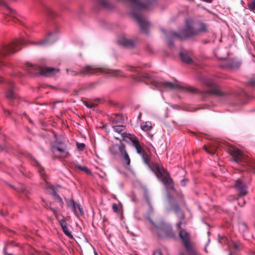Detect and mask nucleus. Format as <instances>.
<instances>
[{"instance_id":"obj_52","label":"nucleus","mask_w":255,"mask_h":255,"mask_svg":"<svg viewBox=\"0 0 255 255\" xmlns=\"http://www.w3.org/2000/svg\"><path fill=\"white\" fill-rule=\"evenodd\" d=\"M3 82V79H2V78L0 77V82Z\"/></svg>"},{"instance_id":"obj_23","label":"nucleus","mask_w":255,"mask_h":255,"mask_svg":"<svg viewBox=\"0 0 255 255\" xmlns=\"http://www.w3.org/2000/svg\"><path fill=\"white\" fill-rule=\"evenodd\" d=\"M121 157L124 159L123 165L127 169L130 170V159L128 152L126 153H125V154L121 156Z\"/></svg>"},{"instance_id":"obj_19","label":"nucleus","mask_w":255,"mask_h":255,"mask_svg":"<svg viewBox=\"0 0 255 255\" xmlns=\"http://www.w3.org/2000/svg\"><path fill=\"white\" fill-rule=\"evenodd\" d=\"M117 42L119 44L125 47L132 48L134 46V43L133 40L127 39L125 37H121L119 38Z\"/></svg>"},{"instance_id":"obj_48","label":"nucleus","mask_w":255,"mask_h":255,"mask_svg":"<svg viewBox=\"0 0 255 255\" xmlns=\"http://www.w3.org/2000/svg\"><path fill=\"white\" fill-rule=\"evenodd\" d=\"M60 225H61V226L62 229H63V227L64 226H67V223H66V222L65 221H61L60 222Z\"/></svg>"},{"instance_id":"obj_1","label":"nucleus","mask_w":255,"mask_h":255,"mask_svg":"<svg viewBox=\"0 0 255 255\" xmlns=\"http://www.w3.org/2000/svg\"><path fill=\"white\" fill-rule=\"evenodd\" d=\"M133 5L131 14L138 23L140 31L148 34L150 23L144 18L142 10L149 8L156 0H128Z\"/></svg>"},{"instance_id":"obj_21","label":"nucleus","mask_w":255,"mask_h":255,"mask_svg":"<svg viewBox=\"0 0 255 255\" xmlns=\"http://www.w3.org/2000/svg\"><path fill=\"white\" fill-rule=\"evenodd\" d=\"M220 145L218 142L215 141L211 144L209 148H207L206 146H204V149L209 154L213 155L217 151L218 149L219 148Z\"/></svg>"},{"instance_id":"obj_40","label":"nucleus","mask_w":255,"mask_h":255,"mask_svg":"<svg viewBox=\"0 0 255 255\" xmlns=\"http://www.w3.org/2000/svg\"><path fill=\"white\" fill-rule=\"evenodd\" d=\"M85 147V144L83 143H77V147L80 150H83Z\"/></svg>"},{"instance_id":"obj_13","label":"nucleus","mask_w":255,"mask_h":255,"mask_svg":"<svg viewBox=\"0 0 255 255\" xmlns=\"http://www.w3.org/2000/svg\"><path fill=\"white\" fill-rule=\"evenodd\" d=\"M179 217L180 220H179L176 226L177 229L179 230V237L180 239H189L188 232L182 227V225L186 224L185 222H183L185 218V215L184 214H182Z\"/></svg>"},{"instance_id":"obj_45","label":"nucleus","mask_w":255,"mask_h":255,"mask_svg":"<svg viewBox=\"0 0 255 255\" xmlns=\"http://www.w3.org/2000/svg\"><path fill=\"white\" fill-rule=\"evenodd\" d=\"M112 208H113V210L115 212H118V207L117 204H114L113 205Z\"/></svg>"},{"instance_id":"obj_41","label":"nucleus","mask_w":255,"mask_h":255,"mask_svg":"<svg viewBox=\"0 0 255 255\" xmlns=\"http://www.w3.org/2000/svg\"><path fill=\"white\" fill-rule=\"evenodd\" d=\"M121 135L123 137V139L122 140H125V141H127V138L129 139V137H130L131 136H129L128 135V133H126V132H124L123 133L121 134Z\"/></svg>"},{"instance_id":"obj_30","label":"nucleus","mask_w":255,"mask_h":255,"mask_svg":"<svg viewBox=\"0 0 255 255\" xmlns=\"http://www.w3.org/2000/svg\"><path fill=\"white\" fill-rule=\"evenodd\" d=\"M173 209L174 210V212H175L179 219L180 220L179 216H181V214H184V213L180 211L179 206L177 203L173 205Z\"/></svg>"},{"instance_id":"obj_36","label":"nucleus","mask_w":255,"mask_h":255,"mask_svg":"<svg viewBox=\"0 0 255 255\" xmlns=\"http://www.w3.org/2000/svg\"><path fill=\"white\" fill-rule=\"evenodd\" d=\"M62 230L63 232L68 237L70 238H73L71 233L69 231V229L67 226H64Z\"/></svg>"},{"instance_id":"obj_10","label":"nucleus","mask_w":255,"mask_h":255,"mask_svg":"<svg viewBox=\"0 0 255 255\" xmlns=\"http://www.w3.org/2000/svg\"><path fill=\"white\" fill-rule=\"evenodd\" d=\"M199 79L202 83L210 88V89L205 92L206 93L210 95H214L218 96H224L225 95L215 82L211 79L205 77L202 75L199 76Z\"/></svg>"},{"instance_id":"obj_46","label":"nucleus","mask_w":255,"mask_h":255,"mask_svg":"<svg viewBox=\"0 0 255 255\" xmlns=\"http://www.w3.org/2000/svg\"><path fill=\"white\" fill-rule=\"evenodd\" d=\"M153 255H162L161 251L157 250L153 253Z\"/></svg>"},{"instance_id":"obj_3","label":"nucleus","mask_w":255,"mask_h":255,"mask_svg":"<svg viewBox=\"0 0 255 255\" xmlns=\"http://www.w3.org/2000/svg\"><path fill=\"white\" fill-rule=\"evenodd\" d=\"M144 163L149 166L156 177L164 184L166 189L168 190H174V183L169 173L164 168H160L159 165L156 164L155 168H152L149 165V160L147 153L144 152L140 155Z\"/></svg>"},{"instance_id":"obj_16","label":"nucleus","mask_w":255,"mask_h":255,"mask_svg":"<svg viewBox=\"0 0 255 255\" xmlns=\"http://www.w3.org/2000/svg\"><path fill=\"white\" fill-rule=\"evenodd\" d=\"M186 252L189 255H201L197 250L196 246L190 242V240H182Z\"/></svg>"},{"instance_id":"obj_49","label":"nucleus","mask_w":255,"mask_h":255,"mask_svg":"<svg viewBox=\"0 0 255 255\" xmlns=\"http://www.w3.org/2000/svg\"><path fill=\"white\" fill-rule=\"evenodd\" d=\"M127 70L128 71H136V68L135 67H128L127 68Z\"/></svg>"},{"instance_id":"obj_54","label":"nucleus","mask_w":255,"mask_h":255,"mask_svg":"<svg viewBox=\"0 0 255 255\" xmlns=\"http://www.w3.org/2000/svg\"><path fill=\"white\" fill-rule=\"evenodd\" d=\"M94 255H99L96 251H94Z\"/></svg>"},{"instance_id":"obj_55","label":"nucleus","mask_w":255,"mask_h":255,"mask_svg":"<svg viewBox=\"0 0 255 255\" xmlns=\"http://www.w3.org/2000/svg\"><path fill=\"white\" fill-rule=\"evenodd\" d=\"M3 149V148L0 145V151L2 150Z\"/></svg>"},{"instance_id":"obj_29","label":"nucleus","mask_w":255,"mask_h":255,"mask_svg":"<svg viewBox=\"0 0 255 255\" xmlns=\"http://www.w3.org/2000/svg\"><path fill=\"white\" fill-rule=\"evenodd\" d=\"M74 166L76 168L79 169V170L83 171L86 173L88 174H91V171L86 166H82L80 165H79L78 163H74Z\"/></svg>"},{"instance_id":"obj_17","label":"nucleus","mask_w":255,"mask_h":255,"mask_svg":"<svg viewBox=\"0 0 255 255\" xmlns=\"http://www.w3.org/2000/svg\"><path fill=\"white\" fill-rule=\"evenodd\" d=\"M51 151L53 155L58 157H66L69 154L68 152L66 151V147H60L57 146H52L51 147Z\"/></svg>"},{"instance_id":"obj_7","label":"nucleus","mask_w":255,"mask_h":255,"mask_svg":"<svg viewBox=\"0 0 255 255\" xmlns=\"http://www.w3.org/2000/svg\"><path fill=\"white\" fill-rule=\"evenodd\" d=\"M234 160L238 163H243L248 166V170L255 173V160L251 159L238 149H233L230 151Z\"/></svg>"},{"instance_id":"obj_8","label":"nucleus","mask_w":255,"mask_h":255,"mask_svg":"<svg viewBox=\"0 0 255 255\" xmlns=\"http://www.w3.org/2000/svg\"><path fill=\"white\" fill-rule=\"evenodd\" d=\"M28 66L32 68V69L27 70L28 73L35 75H43L46 77L52 76L59 71V69L57 68L48 67H39L33 65L30 63L28 64Z\"/></svg>"},{"instance_id":"obj_53","label":"nucleus","mask_w":255,"mask_h":255,"mask_svg":"<svg viewBox=\"0 0 255 255\" xmlns=\"http://www.w3.org/2000/svg\"><path fill=\"white\" fill-rule=\"evenodd\" d=\"M115 138L116 139H117V140H119V141H120V140H121V139H120L119 138H118V137H116V136L115 137Z\"/></svg>"},{"instance_id":"obj_35","label":"nucleus","mask_w":255,"mask_h":255,"mask_svg":"<svg viewBox=\"0 0 255 255\" xmlns=\"http://www.w3.org/2000/svg\"><path fill=\"white\" fill-rule=\"evenodd\" d=\"M233 248L237 251L241 250L243 248V245L238 242H235L233 243Z\"/></svg>"},{"instance_id":"obj_15","label":"nucleus","mask_w":255,"mask_h":255,"mask_svg":"<svg viewBox=\"0 0 255 255\" xmlns=\"http://www.w3.org/2000/svg\"><path fill=\"white\" fill-rule=\"evenodd\" d=\"M111 153L113 155L119 154L120 156L127 153L126 145L120 140L119 144H114L110 148Z\"/></svg>"},{"instance_id":"obj_31","label":"nucleus","mask_w":255,"mask_h":255,"mask_svg":"<svg viewBox=\"0 0 255 255\" xmlns=\"http://www.w3.org/2000/svg\"><path fill=\"white\" fill-rule=\"evenodd\" d=\"M66 202L68 207L70 208L72 210V211L74 210V207L75 206L76 203L72 199L66 200Z\"/></svg>"},{"instance_id":"obj_34","label":"nucleus","mask_w":255,"mask_h":255,"mask_svg":"<svg viewBox=\"0 0 255 255\" xmlns=\"http://www.w3.org/2000/svg\"><path fill=\"white\" fill-rule=\"evenodd\" d=\"M247 85L249 87L255 88V78L252 77L250 78L248 81Z\"/></svg>"},{"instance_id":"obj_24","label":"nucleus","mask_w":255,"mask_h":255,"mask_svg":"<svg viewBox=\"0 0 255 255\" xmlns=\"http://www.w3.org/2000/svg\"><path fill=\"white\" fill-rule=\"evenodd\" d=\"M72 211L74 213L75 215L79 217L80 216H83L84 215V212L83 208L81 206V205L78 203H76L75 206L74 207V210Z\"/></svg>"},{"instance_id":"obj_2","label":"nucleus","mask_w":255,"mask_h":255,"mask_svg":"<svg viewBox=\"0 0 255 255\" xmlns=\"http://www.w3.org/2000/svg\"><path fill=\"white\" fill-rule=\"evenodd\" d=\"M198 24L199 27L198 29L194 28L188 24H187L186 27L180 33L173 31H170L167 35L168 45L171 46L173 45L172 39L174 37H177L181 40H183L187 37L198 35L201 33H206L208 32L207 25L205 23L200 22Z\"/></svg>"},{"instance_id":"obj_38","label":"nucleus","mask_w":255,"mask_h":255,"mask_svg":"<svg viewBox=\"0 0 255 255\" xmlns=\"http://www.w3.org/2000/svg\"><path fill=\"white\" fill-rule=\"evenodd\" d=\"M84 105L88 108L91 109L92 108H94L97 106L96 104L92 103H88L87 102H84Z\"/></svg>"},{"instance_id":"obj_6","label":"nucleus","mask_w":255,"mask_h":255,"mask_svg":"<svg viewBox=\"0 0 255 255\" xmlns=\"http://www.w3.org/2000/svg\"><path fill=\"white\" fill-rule=\"evenodd\" d=\"M105 72L107 75L116 78L123 77L125 75L120 70H108L105 71L102 68H95L94 66H87L80 70L78 73H73V75L81 74L83 75H96L99 73Z\"/></svg>"},{"instance_id":"obj_56","label":"nucleus","mask_w":255,"mask_h":255,"mask_svg":"<svg viewBox=\"0 0 255 255\" xmlns=\"http://www.w3.org/2000/svg\"><path fill=\"white\" fill-rule=\"evenodd\" d=\"M162 32H163V33H165V31L164 30L162 29Z\"/></svg>"},{"instance_id":"obj_43","label":"nucleus","mask_w":255,"mask_h":255,"mask_svg":"<svg viewBox=\"0 0 255 255\" xmlns=\"http://www.w3.org/2000/svg\"><path fill=\"white\" fill-rule=\"evenodd\" d=\"M240 229H243L244 230H247L248 227L247 225L244 223H241L239 224Z\"/></svg>"},{"instance_id":"obj_4","label":"nucleus","mask_w":255,"mask_h":255,"mask_svg":"<svg viewBox=\"0 0 255 255\" xmlns=\"http://www.w3.org/2000/svg\"><path fill=\"white\" fill-rule=\"evenodd\" d=\"M148 219L159 238H174L175 237L176 234L170 223L161 220L158 223H155L151 218H148Z\"/></svg>"},{"instance_id":"obj_12","label":"nucleus","mask_w":255,"mask_h":255,"mask_svg":"<svg viewBox=\"0 0 255 255\" xmlns=\"http://www.w3.org/2000/svg\"><path fill=\"white\" fill-rule=\"evenodd\" d=\"M7 85L8 89L6 94V97L10 100L9 104L11 106H15L16 104L15 101H17L19 99L18 96L15 93L14 91V84L11 81L7 82Z\"/></svg>"},{"instance_id":"obj_14","label":"nucleus","mask_w":255,"mask_h":255,"mask_svg":"<svg viewBox=\"0 0 255 255\" xmlns=\"http://www.w3.org/2000/svg\"><path fill=\"white\" fill-rule=\"evenodd\" d=\"M57 33L56 31L48 33L47 37L38 42H34L35 45L43 47L52 44L57 39Z\"/></svg>"},{"instance_id":"obj_37","label":"nucleus","mask_w":255,"mask_h":255,"mask_svg":"<svg viewBox=\"0 0 255 255\" xmlns=\"http://www.w3.org/2000/svg\"><path fill=\"white\" fill-rule=\"evenodd\" d=\"M248 6L250 10H255V0H253L250 3H248Z\"/></svg>"},{"instance_id":"obj_5","label":"nucleus","mask_w":255,"mask_h":255,"mask_svg":"<svg viewBox=\"0 0 255 255\" xmlns=\"http://www.w3.org/2000/svg\"><path fill=\"white\" fill-rule=\"evenodd\" d=\"M134 80L136 81L143 82L146 84L150 85L159 90L166 88L173 89L174 87V84L173 83L160 81L154 76L148 73L138 74L135 77Z\"/></svg>"},{"instance_id":"obj_22","label":"nucleus","mask_w":255,"mask_h":255,"mask_svg":"<svg viewBox=\"0 0 255 255\" xmlns=\"http://www.w3.org/2000/svg\"><path fill=\"white\" fill-rule=\"evenodd\" d=\"M124 119L122 115H116L114 118L111 119V122L112 125H116L123 124Z\"/></svg>"},{"instance_id":"obj_11","label":"nucleus","mask_w":255,"mask_h":255,"mask_svg":"<svg viewBox=\"0 0 255 255\" xmlns=\"http://www.w3.org/2000/svg\"><path fill=\"white\" fill-rule=\"evenodd\" d=\"M234 187L238 193L237 196L230 197V200H238L240 197H243L246 196L248 193V186L241 179H237L234 181Z\"/></svg>"},{"instance_id":"obj_20","label":"nucleus","mask_w":255,"mask_h":255,"mask_svg":"<svg viewBox=\"0 0 255 255\" xmlns=\"http://www.w3.org/2000/svg\"><path fill=\"white\" fill-rule=\"evenodd\" d=\"M242 63L236 59H230L228 61L226 67L231 69H237L240 67Z\"/></svg>"},{"instance_id":"obj_44","label":"nucleus","mask_w":255,"mask_h":255,"mask_svg":"<svg viewBox=\"0 0 255 255\" xmlns=\"http://www.w3.org/2000/svg\"><path fill=\"white\" fill-rule=\"evenodd\" d=\"M188 182V180L187 179H183L181 181L180 184L182 186H185Z\"/></svg>"},{"instance_id":"obj_47","label":"nucleus","mask_w":255,"mask_h":255,"mask_svg":"<svg viewBox=\"0 0 255 255\" xmlns=\"http://www.w3.org/2000/svg\"><path fill=\"white\" fill-rule=\"evenodd\" d=\"M3 111L6 116H9L10 115V112L8 110H6L5 109H3Z\"/></svg>"},{"instance_id":"obj_27","label":"nucleus","mask_w":255,"mask_h":255,"mask_svg":"<svg viewBox=\"0 0 255 255\" xmlns=\"http://www.w3.org/2000/svg\"><path fill=\"white\" fill-rule=\"evenodd\" d=\"M183 90L185 92L191 93H198L199 92V90L192 86H187L183 88Z\"/></svg>"},{"instance_id":"obj_26","label":"nucleus","mask_w":255,"mask_h":255,"mask_svg":"<svg viewBox=\"0 0 255 255\" xmlns=\"http://www.w3.org/2000/svg\"><path fill=\"white\" fill-rule=\"evenodd\" d=\"M141 129L145 131H148L152 128L151 123L150 122H146L141 125Z\"/></svg>"},{"instance_id":"obj_33","label":"nucleus","mask_w":255,"mask_h":255,"mask_svg":"<svg viewBox=\"0 0 255 255\" xmlns=\"http://www.w3.org/2000/svg\"><path fill=\"white\" fill-rule=\"evenodd\" d=\"M99 4L104 8H108L109 3L108 0H98Z\"/></svg>"},{"instance_id":"obj_32","label":"nucleus","mask_w":255,"mask_h":255,"mask_svg":"<svg viewBox=\"0 0 255 255\" xmlns=\"http://www.w3.org/2000/svg\"><path fill=\"white\" fill-rule=\"evenodd\" d=\"M45 13L50 17H54L56 16V13L50 8L47 7L45 9Z\"/></svg>"},{"instance_id":"obj_51","label":"nucleus","mask_w":255,"mask_h":255,"mask_svg":"<svg viewBox=\"0 0 255 255\" xmlns=\"http://www.w3.org/2000/svg\"><path fill=\"white\" fill-rule=\"evenodd\" d=\"M51 210L53 211L55 215L57 214V211L55 209H51Z\"/></svg>"},{"instance_id":"obj_18","label":"nucleus","mask_w":255,"mask_h":255,"mask_svg":"<svg viewBox=\"0 0 255 255\" xmlns=\"http://www.w3.org/2000/svg\"><path fill=\"white\" fill-rule=\"evenodd\" d=\"M130 141L132 143L133 146L135 148L136 152L140 155L142 154L145 151L140 145L137 138L134 135H131L129 137Z\"/></svg>"},{"instance_id":"obj_50","label":"nucleus","mask_w":255,"mask_h":255,"mask_svg":"<svg viewBox=\"0 0 255 255\" xmlns=\"http://www.w3.org/2000/svg\"><path fill=\"white\" fill-rule=\"evenodd\" d=\"M3 253L5 255H13V254H11V253H8L6 252V250L4 248L3 249Z\"/></svg>"},{"instance_id":"obj_57","label":"nucleus","mask_w":255,"mask_h":255,"mask_svg":"<svg viewBox=\"0 0 255 255\" xmlns=\"http://www.w3.org/2000/svg\"><path fill=\"white\" fill-rule=\"evenodd\" d=\"M219 242L220 243H222V242H221V240H219Z\"/></svg>"},{"instance_id":"obj_25","label":"nucleus","mask_w":255,"mask_h":255,"mask_svg":"<svg viewBox=\"0 0 255 255\" xmlns=\"http://www.w3.org/2000/svg\"><path fill=\"white\" fill-rule=\"evenodd\" d=\"M180 57L182 61L186 63H190L191 62L192 59L188 55L187 53L185 51H182L180 53Z\"/></svg>"},{"instance_id":"obj_42","label":"nucleus","mask_w":255,"mask_h":255,"mask_svg":"<svg viewBox=\"0 0 255 255\" xmlns=\"http://www.w3.org/2000/svg\"><path fill=\"white\" fill-rule=\"evenodd\" d=\"M146 202L148 204V205L149 206V208L150 209V211L152 213L153 212V207H152V205H151V202L149 200V199L148 198H147L146 199Z\"/></svg>"},{"instance_id":"obj_9","label":"nucleus","mask_w":255,"mask_h":255,"mask_svg":"<svg viewBox=\"0 0 255 255\" xmlns=\"http://www.w3.org/2000/svg\"><path fill=\"white\" fill-rule=\"evenodd\" d=\"M30 156L33 160V165L36 166L37 167V170L39 173L40 175L44 179L45 182V188L47 189H51L52 190L51 194L54 197L55 199L60 204H63V202L62 199L56 193L53 187L46 181V178L45 177L46 175H45V171L43 168L41 166L38 162L33 156H32L31 155H30Z\"/></svg>"},{"instance_id":"obj_39","label":"nucleus","mask_w":255,"mask_h":255,"mask_svg":"<svg viewBox=\"0 0 255 255\" xmlns=\"http://www.w3.org/2000/svg\"><path fill=\"white\" fill-rule=\"evenodd\" d=\"M238 200V204L239 206L243 207L245 205L246 202L244 198H242V197H240L239 198Z\"/></svg>"},{"instance_id":"obj_28","label":"nucleus","mask_w":255,"mask_h":255,"mask_svg":"<svg viewBox=\"0 0 255 255\" xmlns=\"http://www.w3.org/2000/svg\"><path fill=\"white\" fill-rule=\"evenodd\" d=\"M112 128L115 132H117L119 133H121L126 128L125 126L119 125H112Z\"/></svg>"}]
</instances>
